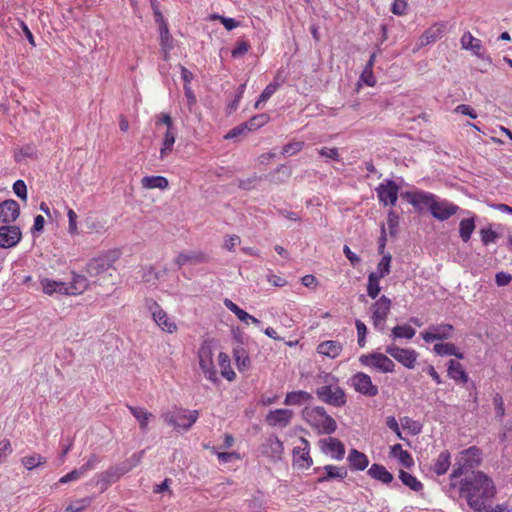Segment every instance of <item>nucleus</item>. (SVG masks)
I'll list each match as a JSON object with an SVG mask.
<instances>
[{"label": "nucleus", "instance_id": "12", "mask_svg": "<svg viewBox=\"0 0 512 512\" xmlns=\"http://www.w3.org/2000/svg\"><path fill=\"white\" fill-rule=\"evenodd\" d=\"M402 197L405 198L411 205H413L419 211H422L426 208H428L431 211L432 206L436 201V197L434 194L424 191L405 192L402 194Z\"/></svg>", "mask_w": 512, "mask_h": 512}, {"label": "nucleus", "instance_id": "41", "mask_svg": "<svg viewBox=\"0 0 512 512\" xmlns=\"http://www.w3.org/2000/svg\"><path fill=\"white\" fill-rule=\"evenodd\" d=\"M46 462H47L46 457H44L38 453H33L31 455H27V456H24L21 458V464L27 470H33L37 467L45 465Z\"/></svg>", "mask_w": 512, "mask_h": 512}, {"label": "nucleus", "instance_id": "59", "mask_svg": "<svg viewBox=\"0 0 512 512\" xmlns=\"http://www.w3.org/2000/svg\"><path fill=\"white\" fill-rule=\"evenodd\" d=\"M250 48V45L247 41H240L236 44V46L232 50V56L234 58H239L245 55Z\"/></svg>", "mask_w": 512, "mask_h": 512}, {"label": "nucleus", "instance_id": "60", "mask_svg": "<svg viewBox=\"0 0 512 512\" xmlns=\"http://www.w3.org/2000/svg\"><path fill=\"white\" fill-rule=\"evenodd\" d=\"M213 18L220 20V22L228 31H231L239 26V22L233 18H227L221 15H213Z\"/></svg>", "mask_w": 512, "mask_h": 512}, {"label": "nucleus", "instance_id": "63", "mask_svg": "<svg viewBox=\"0 0 512 512\" xmlns=\"http://www.w3.org/2000/svg\"><path fill=\"white\" fill-rule=\"evenodd\" d=\"M100 462V457L96 454H91L85 464H83L80 468L82 471L87 474L89 470L95 468V466Z\"/></svg>", "mask_w": 512, "mask_h": 512}, {"label": "nucleus", "instance_id": "26", "mask_svg": "<svg viewBox=\"0 0 512 512\" xmlns=\"http://www.w3.org/2000/svg\"><path fill=\"white\" fill-rule=\"evenodd\" d=\"M41 286L43 292L47 295H53L54 293L66 295L67 294V284L62 281H55L48 278L41 279Z\"/></svg>", "mask_w": 512, "mask_h": 512}, {"label": "nucleus", "instance_id": "6", "mask_svg": "<svg viewBox=\"0 0 512 512\" xmlns=\"http://www.w3.org/2000/svg\"><path fill=\"white\" fill-rule=\"evenodd\" d=\"M316 395L322 402L335 407H342L347 401L344 390L335 385H323L317 388Z\"/></svg>", "mask_w": 512, "mask_h": 512}, {"label": "nucleus", "instance_id": "7", "mask_svg": "<svg viewBox=\"0 0 512 512\" xmlns=\"http://www.w3.org/2000/svg\"><path fill=\"white\" fill-rule=\"evenodd\" d=\"M199 365L205 377L216 382L217 372L213 363V350L210 342H203L198 351Z\"/></svg>", "mask_w": 512, "mask_h": 512}, {"label": "nucleus", "instance_id": "62", "mask_svg": "<svg viewBox=\"0 0 512 512\" xmlns=\"http://www.w3.org/2000/svg\"><path fill=\"white\" fill-rule=\"evenodd\" d=\"M90 504V499L88 498H84V499H81L79 501H76L72 504H70L68 507H67V511H70V512H81L82 510H84L88 505Z\"/></svg>", "mask_w": 512, "mask_h": 512}, {"label": "nucleus", "instance_id": "28", "mask_svg": "<svg viewBox=\"0 0 512 512\" xmlns=\"http://www.w3.org/2000/svg\"><path fill=\"white\" fill-rule=\"evenodd\" d=\"M325 474L318 478V482H325L331 479L343 480L347 477V470L345 467H337L334 465H326L323 467Z\"/></svg>", "mask_w": 512, "mask_h": 512}, {"label": "nucleus", "instance_id": "53", "mask_svg": "<svg viewBox=\"0 0 512 512\" xmlns=\"http://www.w3.org/2000/svg\"><path fill=\"white\" fill-rule=\"evenodd\" d=\"M269 116L267 114H259L252 117L246 124H248V130H255L267 123Z\"/></svg>", "mask_w": 512, "mask_h": 512}, {"label": "nucleus", "instance_id": "33", "mask_svg": "<svg viewBox=\"0 0 512 512\" xmlns=\"http://www.w3.org/2000/svg\"><path fill=\"white\" fill-rule=\"evenodd\" d=\"M224 305L226 306L227 309H229L231 312H233L238 317L239 320L246 322V323H248V321H251L254 324H260V321L257 318L248 314L243 309L239 308L230 299H225Z\"/></svg>", "mask_w": 512, "mask_h": 512}, {"label": "nucleus", "instance_id": "38", "mask_svg": "<svg viewBox=\"0 0 512 512\" xmlns=\"http://www.w3.org/2000/svg\"><path fill=\"white\" fill-rule=\"evenodd\" d=\"M128 409L139 422L141 430L145 431L147 429L148 421L153 417L152 413L141 407L128 406Z\"/></svg>", "mask_w": 512, "mask_h": 512}, {"label": "nucleus", "instance_id": "55", "mask_svg": "<svg viewBox=\"0 0 512 512\" xmlns=\"http://www.w3.org/2000/svg\"><path fill=\"white\" fill-rule=\"evenodd\" d=\"M83 476H85V473L82 471L81 468L74 469L71 472H69L68 474H66L63 477H61L59 479V483L65 484V483H68V482H71V481H76V480L80 479Z\"/></svg>", "mask_w": 512, "mask_h": 512}, {"label": "nucleus", "instance_id": "1", "mask_svg": "<svg viewBox=\"0 0 512 512\" xmlns=\"http://www.w3.org/2000/svg\"><path fill=\"white\" fill-rule=\"evenodd\" d=\"M447 493L452 498L465 499L474 512H491L488 500L492 498L496 489L493 481L483 472L472 471L459 481L450 480Z\"/></svg>", "mask_w": 512, "mask_h": 512}, {"label": "nucleus", "instance_id": "17", "mask_svg": "<svg viewBox=\"0 0 512 512\" xmlns=\"http://www.w3.org/2000/svg\"><path fill=\"white\" fill-rule=\"evenodd\" d=\"M459 209V206L446 200H436L430 212L434 218L440 221H445L456 214Z\"/></svg>", "mask_w": 512, "mask_h": 512}, {"label": "nucleus", "instance_id": "64", "mask_svg": "<svg viewBox=\"0 0 512 512\" xmlns=\"http://www.w3.org/2000/svg\"><path fill=\"white\" fill-rule=\"evenodd\" d=\"M407 3L404 0H395L392 4L391 11L395 15H404L406 14Z\"/></svg>", "mask_w": 512, "mask_h": 512}, {"label": "nucleus", "instance_id": "36", "mask_svg": "<svg viewBox=\"0 0 512 512\" xmlns=\"http://www.w3.org/2000/svg\"><path fill=\"white\" fill-rule=\"evenodd\" d=\"M450 458L451 456L448 451L441 452L433 464V471L437 475H444L451 465Z\"/></svg>", "mask_w": 512, "mask_h": 512}, {"label": "nucleus", "instance_id": "54", "mask_svg": "<svg viewBox=\"0 0 512 512\" xmlns=\"http://www.w3.org/2000/svg\"><path fill=\"white\" fill-rule=\"evenodd\" d=\"M304 143L297 141V142H291L288 143L283 147L282 154L284 156H291L298 152H300L303 149Z\"/></svg>", "mask_w": 512, "mask_h": 512}, {"label": "nucleus", "instance_id": "15", "mask_svg": "<svg viewBox=\"0 0 512 512\" xmlns=\"http://www.w3.org/2000/svg\"><path fill=\"white\" fill-rule=\"evenodd\" d=\"M283 443L276 436H270L265 439L261 445V453L272 461L276 462L281 459L283 454Z\"/></svg>", "mask_w": 512, "mask_h": 512}, {"label": "nucleus", "instance_id": "2", "mask_svg": "<svg viewBox=\"0 0 512 512\" xmlns=\"http://www.w3.org/2000/svg\"><path fill=\"white\" fill-rule=\"evenodd\" d=\"M305 420L320 433L332 434L337 429L336 421L327 414L324 407L316 406L303 411Z\"/></svg>", "mask_w": 512, "mask_h": 512}, {"label": "nucleus", "instance_id": "46", "mask_svg": "<svg viewBox=\"0 0 512 512\" xmlns=\"http://www.w3.org/2000/svg\"><path fill=\"white\" fill-rule=\"evenodd\" d=\"M392 257L391 255L384 254L382 259L377 265V271L371 272L370 274H374L378 279H382L385 276H387L390 273V264H391Z\"/></svg>", "mask_w": 512, "mask_h": 512}, {"label": "nucleus", "instance_id": "49", "mask_svg": "<svg viewBox=\"0 0 512 512\" xmlns=\"http://www.w3.org/2000/svg\"><path fill=\"white\" fill-rule=\"evenodd\" d=\"M278 84L277 83H270L266 86V88L263 90V92L260 94L258 100L255 103V108L258 109L262 103H265L268 101V99L277 91Z\"/></svg>", "mask_w": 512, "mask_h": 512}, {"label": "nucleus", "instance_id": "61", "mask_svg": "<svg viewBox=\"0 0 512 512\" xmlns=\"http://www.w3.org/2000/svg\"><path fill=\"white\" fill-rule=\"evenodd\" d=\"M360 80L364 82L368 86H374L376 84V78L373 74V70L369 68H364Z\"/></svg>", "mask_w": 512, "mask_h": 512}, {"label": "nucleus", "instance_id": "47", "mask_svg": "<svg viewBox=\"0 0 512 512\" xmlns=\"http://www.w3.org/2000/svg\"><path fill=\"white\" fill-rule=\"evenodd\" d=\"M416 331L409 325H398L392 329L391 336L393 339L405 338L411 339L414 337Z\"/></svg>", "mask_w": 512, "mask_h": 512}, {"label": "nucleus", "instance_id": "3", "mask_svg": "<svg viewBox=\"0 0 512 512\" xmlns=\"http://www.w3.org/2000/svg\"><path fill=\"white\" fill-rule=\"evenodd\" d=\"M480 449L472 446L462 451L455 463L450 480H457L461 476L469 475L468 471L477 467L480 464Z\"/></svg>", "mask_w": 512, "mask_h": 512}, {"label": "nucleus", "instance_id": "56", "mask_svg": "<svg viewBox=\"0 0 512 512\" xmlns=\"http://www.w3.org/2000/svg\"><path fill=\"white\" fill-rule=\"evenodd\" d=\"M13 191L21 200H27V186L23 180H17L13 184Z\"/></svg>", "mask_w": 512, "mask_h": 512}, {"label": "nucleus", "instance_id": "42", "mask_svg": "<svg viewBox=\"0 0 512 512\" xmlns=\"http://www.w3.org/2000/svg\"><path fill=\"white\" fill-rule=\"evenodd\" d=\"M218 361L221 368V375L228 381L234 380L236 374L231 368L229 356L226 353L221 352L218 355Z\"/></svg>", "mask_w": 512, "mask_h": 512}, {"label": "nucleus", "instance_id": "48", "mask_svg": "<svg viewBox=\"0 0 512 512\" xmlns=\"http://www.w3.org/2000/svg\"><path fill=\"white\" fill-rule=\"evenodd\" d=\"M234 357L236 361L237 368L240 371L246 370L250 365V359L248 354L243 348L234 350Z\"/></svg>", "mask_w": 512, "mask_h": 512}, {"label": "nucleus", "instance_id": "29", "mask_svg": "<svg viewBox=\"0 0 512 512\" xmlns=\"http://www.w3.org/2000/svg\"><path fill=\"white\" fill-rule=\"evenodd\" d=\"M348 461L351 469L354 470H364L367 468L369 464V460L367 456L358 451L357 449H352L348 455Z\"/></svg>", "mask_w": 512, "mask_h": 512}, {"label": "nucleus", "instance_id": "52", "mask_svg": "<svg viewBox=\"0 0 512 512\" xmlns=\"http://www.w3.org/2000/svg\"><path fill=\"white\" fill-rule=\"evenodd\" d=\"M379 280L380 279L374 274H369L368 276L367 294L373 299H375L380 292Z\"/></svg>", "mask_w": 512, "mask_h": 512}, {"label": "nucleus", "instance_id": "19", "mask_svg": "<svg viewBox=\"0 0 512 512\" xmlns=\"http://www.w3.org/2000/svg\"><path fill=\"white\" fill-rule=\"evenodd\" d=\"M293 415L290 409H276L268 413L266 421L270 426L283 428L290 424Z\"/></svg>", "mask_w": 512, "mask_h": 512}, {"label": "nucleus", "instance_id": "9", "mask_svg": "<svg viewBox=\"0 0 512 512\" xmlns=\"http://www.w3.org/2000/svg\"><path fill=\"white\" fill-rule=\"evenodd\" d=\"M359 361L362 365L374 368L382 373H391L395 368L394 362L382 353L361 355Z\"/></svg>", "mask_w": 512, "mask_h": 512}, {"label": "nucleus", "instance_id": "30", "mask_svg": "<svg viewBox=\"0 0 512 512\" xmlns=\"http://www.w3.org/2000/svg\"><path fill=\"white\" fill-rule=\"evenodd\" d=\"M390 456L397 458L398 461L406 468H410L414 465V461L411 454L408 451L403 450L400 444H395L391 446Z\"/></svg>", "mask_w": 512, "mask_h": 512}, {"label": "nucleus", "instance_id": "58", "mask_svg": "<svg viewBox=\"0 0 512 512\" xmlns=\"http://www.w3.org/2000/svg\"><path fill=\"white\" fill-rule=\"evenodd\" d=\"M248 130V124L246 123H243V124H240L236 127H234L233 129H231L226 135H225V139H233V138H236V137H239L241 135H244Z\"/></svg>", "mask_w": 512, "mask_h": 512}, {"label": "nucleus", "instance_id": "18", "mask_svg": "<svg viewBox=\"0 0 512 512\" xmlns=\"http://www.w3.org/2000/svg\"><path fill=\"white\" fill-rule=\"evenodd\" d=\"M301 445L293 449L294 464L300 468H309L312 465V459L309 455V442L305 438H300Z\"/></svg>", "mask_w": 512, "mask_h": 512}, {"label": "nucleus", "instance_id": "32", "mask_svg": "<svg viewBox=\"0 0 512 512\" xmlns=\"http://www.w3.org/2000/svg\"><path fill=\"white\" fill-rule=\"evenodd\" d=\"M461 45L463 49L471 50L476 56L482 57L481 54V41L472 36L470 32H466L463 34L461 38Z\"/></svg>", "mask_w": 512, "mask_h": 512}, {"label": "nucleus", "instance_id": "22", "mask_svg": "<svg viewBox=\"0 0 512 512\" xmlns=\"http://www.w3.org/2000/svg\"><path fill=\"white\" fill-rule=\"evenodd\" d=\"M111 270V263L105 258L93 259L87 265V273L92 277H96L104 273H108L109 276L112 277ZM113 271H115V269H113Z\"/></svg>", "mask_w": 512, "mask_h": 512}, {"label": "nucleus", "instance_id": "39", "mask_svg": "<svg viewBox=\"0 0 512 512\" xmlns=\"http://www.w3.org/2000/svg\"><path fill=\"white\" fill-rule=\"evenodd\" d=\"M310 399H312V395L306 391H302V390L293 391V392H289L286 395L284 404L285 405H301L304 402L309 401Z\"/></svg>", "mask_w": 512, "mask_h": 512}, {"label": "nucleus", "instance_id": "50", "mask_svg": "<svg viewBox=\"0 0 512 512\" xmlns=\"http://www.w3.org/2000/svg\"><path fill=\"white\" fill-rule=\"evenodd\" d=\"M480 237L483 244L488 245L490 243H495L499 235L492 229V224H490L487 228L480 230Z\"/></svg>", "mask_w": 512, "mask_h": 512}, {"label": "nucleus", "instance_id": "10", "mask_svg": "<svg viewBox=\"0 0 512 512\" xmlns=\"http://www.w3.org/2000/svg\"><path fill=\"white\" fill-rule=\"evenodd\" d=\"M351 386L360 394L367 397H375L379 389L372 383L371 377L363 372L354 374L350 379Z\"/></svg>", "mask_w": 512, "mask_h": 512}, {"label": "nucleus", "instance_id": "40", "mask_svg": "<svg viewBox=\"0 0 512 512\" xmlns=\"http://www.w3.org/2000/svg\"><path fill=\"white\" fill-rule=\"evenodd\" d=\"M434 352L440 356H455L458 359H463V353L458 352L457 348L452 343H439L433 347Z\"/></svg>", "mask_w": 512, "mask_h": 512}, {"label": "nucleus", "instance_id": "23", "mask_svg": "<svg viewBox=\"0 0 512 512\" xmlns=\"http://www.w3.org/2000/svg\"><path fill=\"white\" fill-rule=\"evenodd\" d=\"M322 444L323 451L325 453H331V456L337 460H341L345 454V448L341 441L336 438H328L320 441Z\"/></svg>", "mask_w": 512, "mask_h": 512}, {"label": "nucleus", "instance_id": "14", "mask_svg": "<svg viewBox=\"0 0 512 512\" xmlns=\"http://www.w3.org/2000/svg\"><path fill=\"white\" fill-rule=\"evenodd\" d=\"M454 327L451 324L430 325L427 331L421 333V337L427 343L436 340H446L452 337Z\"/></svg>", "mask_w": 512, "mask_h": 512}, {"label": "nucleus", "instance_id": "34", "mask_svg": "<svg viewBox=\"0 0 512 512\" xmlns=\"http://www.w3.org/2000/svg\"><path fill=\"white\" fill-rule=\"evenodd\" d=\"M368 474L372 478L379 480L385 484H388L393 480V475L384 466L380 464H373L369 468Z\"/></svg>", "mask_w": 512, "mask_h": 512}, {"label": "nucleus", "instance_id": "16", "mask_svg": "<svg viewBox=\"0 0 512 512\" xmlns=\"http://www.w3.org/2000/svg\"><path fill=\"white\" fill-rule=\"evenodd\" d=\"M21 230L17 226L6 225L0 227V247L10 248L16 246L21 240Z\"/></svg>", "mask_w": 512, "mask_h": 512}, {"label": "nucleus", "instance_id": "20", "mask_svg": "<svg viewBox=\"0 0 512 512\" xmlns=\"http://www.w3.org/2000/svg\"><path fill=\"white\" fill-rule=\"evenodd\" d=\"M20 214L19 204L13 200L8 199L0 203V221L3 223L14 222Z\"/></svg>", "mask_w": 512, "mask_h": 512}, {"label": "nucleus", "instance_id": "45", "mask_svg": "<svg viewBox=\"0 0 512 512\" xmlns=\"http://www.w3.org/2000/svg\"><path fill=\"white\" fill-rule=\"evenodd\" d=\"M399 478L404 485L415 492H419L423 489V484L415 476L404 470L399 471Z\"/></svg>", "mask_w": 512, "mask_h": 512}, {"label": "nucleus", "instance_id": "4", "mask_svg": "<svg viewBox=\"0 0 512 512\" xmlns=\"http://www.w3.org/2000/svg\"><path fill=\"white\" fill-rule=\"evenodd\" d=\"M162 417L168 425L174 428L189 429L196 422L198 411L175 408L172 411L165 412Z\"/></svg>", "mask_w": 512, "mask_h": 512}, {"label": "nucleus", "instance_id": "25", "mask_svg": "<svg viewBox=\"0 0 512 512\" xmlns=\"http://www.w3.org/2000/svg\"><path fill=\"white\" fill-rule=\"evenodd\" d=\"M342 350V344L334 340L323 341L317 346V352L329 358L338 357Z\"/></svg>", "mask_w": 512, "mask_h": 512}, {"label": "nucleus", "instance_id": "27", "mask_svg": "<svg viewBox=\"0 0 512 512\" xmlns=\"http://www.w3.org/2000/svg\"><path fill=\"white\" fill-rule=\"evenodd\" d=\"M88 285H89V283L85 276L73 273V278H72L71 283L69 285L67 284V294L66 295L81 294L87 289Z\"/></svg>", "mask_w": 512, "mask_h": 512}, {"label": "nucleus", "instance_id": "31", "mask_svg": "<svg viewBox=\"0 0 512 512\" xmlns=\"http://www.w3.org/2000/svg\"><path fill=\"white\" fill-rule=\"evenodd\" d=\"M447 372L449 377L455 381L462 383H466L468 381V375L463 369L462 364L456 360L449 361Z\"/></svg>", "mask_w": 512, "mask_h": 512}, {"label": "nucleus", "instance_id": "43", "mask_svg": "<svg viewBox=\"0 0 512 512\" xmlns=\"http://www.w3.org/2000/svg\"><path fill=\"white\" fill-rule=\"evenodd\" d=\"M475 229V218L462 219L459 224V235L463 242H468Z\"/></svg>", "mask_w": 512, "mask_h": 512}, {"label": "nucleus", "instance_id": "21", "mask_svg": "<svg viewBox=\"0 0 512 512\" xmlns=\"http://www.w3.org/2000/svg\"><path fill=\"white\" fill-rule=\"evenodd\" d=\"M208 261V256L203 252H182L175 258V263L181 268L184 265H197Z\"/></svg>", "mask_w": 512, "mask_h": 512}, {"label": "nucleus", "instance_id": "11", "mask_svg": "<svg viewBox=\"0 0 512 512\" xmlns=\"http://www.w3.org/2000/svg\"><path fill=\"white\" fill-rule=\"evenodd\" d=\"M386 353L401 363L408 369L415 367L417 352L413 349L400 348L394 344L388 345L385 349Z\"/></svg>", "mask_w": 512, "mask_h": 512}, {"label": "nucleus", "instance_id": "44", "mask_svg": "<svg viewBox=\"0 0 512 512\" xmlns=\"http://www.w3.org/2000/svg\"><path fill=\"white\" fill-rule=\"evenodd\" d=\"M176 139V132L173 129H167L164 134L162 148L160 150V158L164 159L173 149Z\"/></svg>", "mask_w": 512, "mask_h": 512}, {"label": "nucleus", "instance_id": "5", "mask_svg": "<svg viewBox=\"0 0 512 512\" xmlns=\"http://www.w3.org/2000/svg\"><path fill=\"white\" fill-rule=\"evenodd\" d=\"M145 306L151 313V316L157 326L165 332L174 333L177 330V325L167 315V313L160 307V305L152 298L145 300Z\"/></svg>", "mask_w": 512, "mask_h": 512}, {"label": "nucleus", "instance_id": "35", "mask_svg": "<svg viewBox=\"0 0 512 512\" xmlns=\"http://www.w3.org/2000/svg\"><path fill=\"white\" fill-rule=\"evenodd\" d=\"M444 31V25H434L430 28H428L420 37V44L422 46L428 45L430 43L435 42L437 39L440 38Z\"/></svg>", "mask_w": 512, "mask_h": 512}, {"label": "nucleus", "instance_id": "13", "mask_svg": "<svg viewBox=\"0 0 512 512\" xmlns=\"http://www.w3.org/2000/svg\"><path fill=\"white\" fill-rule=\"evenodd\" d=\"M379 202L383 205L394 206L398 199L399 187L393 180H385L377 188Z\"/></svg>", "mask_w": 512, "mask_h": 512}, {"label": "nucleus", "instance_id": "24", "mask_svg": "<svg viewBox=\"0 0 512 512\" xmlns=\"http://www.w3.org/2000/svg\"><path fill=\"white\" fill-rule=\"evenodd\" d=\"M131 470V465L126 466L125 464H121L118 467H112L108 469L107 471L101 473L99 477V482L103 483L105 485L111 484L119 479L121 475H124L128 471Z\"/></svg>", "mask_w": 512, "mask_h": 512}, {"label": "nucleus", "instance_id": "37", "mask_svg": "<svg viewBox=\"0 0 512 512\" xmlns=\"http://www.w3.org/2000/svg\"><path fill=\"white\" fill-rule=\"evenodd\" d=\"M142 187L145 189L159 188L166 189L169 185L168 180L163 176H145L141 180Z\"/></svg>", "mask_w": 512, "mask_h": 512}, {"label": "nucleus", "instance_id": "51", "mask_svg": "<svg viewBox=\"0 0 512 512\" xmlns=\"http://www.w3.org/2000/svg\"><path fill=\"white\" fill-rule=\"evenodd\" d=\"M400 422L402 428L409 430L412 435H417L421 432V425L410 417H402Z\"/></svg>", "mask_w": 512, "mask_h": 512}, {"label": "nucleus", "instance_id": "8", "mask_svg": "<svg viewBox=\"0 0 512 512\" xmlns=\"http://www.w3.org/2000/svg\"><path fill=\"white\" fill-rule=\"evenodd\" d=\"M372 320L375 329L383 332L386 327V319L391 310V300L382 295L371 307Z\"/></svg>", "mask_w": 512, "mask_h": 512}, {"label": "nucleus", "instance_id": "57", "mask_svg": "<svg viewBox=\"0 0 512 512\" xmlns=\"http://www.w3.org/2000/svg\"><path fill=\"white\" fill-rule=\"evenodd\" d=\"M399 223V217L394 211H389L387 216V226L391 236H395L396 228Z\"/></svg>", "mask_w": 512, "mask_h": 512}]
</instances>
